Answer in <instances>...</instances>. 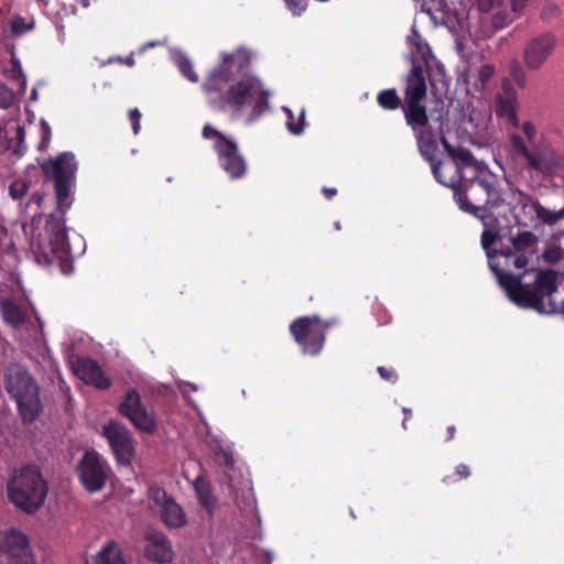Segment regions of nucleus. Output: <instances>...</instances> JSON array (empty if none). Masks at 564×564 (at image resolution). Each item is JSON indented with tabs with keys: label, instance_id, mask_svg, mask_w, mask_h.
<instances>
[{
	"label": "nucleus",
	"instance_id": "nucleus-40",
	"mask_svg": "<svg viewBox=\"0 0 564 564\" xmlns=\"http://www.w3.org/2000/svg\"><path fill=\"white\" fill-rule=\"evenodd\" d=\"M13 102L12 90L3 83L0 82V108L8 109Z\"/></svg>",
	"mask_w": 564,
	"mask_h": 564
},
{
	"label": "nucleus",
	"instance_id": "nucleus-50",
	"mask_svg": "<svg viewBox=\"0 0 564 564\" xmlns=\"http://www.w3.org/2000/svg\"><path fill=\"white\" fill-rule=\"evenodd\" d=\"M322 193L328 200H330L336 196L337 189L335 187H323Z\"/></svg>",
	"mask_w": 564,
	"mask_h": 564
},
{
	"label": "nucleus",
	"instance_id": "nucleus-37",
	"mask_svg": "<svg viewBox=\"0 0 564 564\" xmlns=\"http://www.w3.org/2000/svg\"><path fill=\"white\" fill-rule=\"evenodd\" d=\"M29 191V184L24 181H14L9 185V194L13 199L22 198Z\"/></svg>",
	"mask_w": 564,
	"mask_h": 564
},
{
	"label": "nucleus",
	"instance_id": "nucleus-48",
	"mask_svg": "<svg viewBox=\"0 0 564 564\" xmlns=\"http://www.w3.org/2000/svg\"><path fill=\"white\" fill-rule=\"evenodd\" d=\"M523 133L529 142H533L536 135V128L531 121H525L522 126Z\"/></svg>",
	"mask_w": 564,
	"mask_h": 564
},
{
	"label": "nucleus",
	"instance_id": "nucleus-2",
	"mask_svg": "<svg viewBox=\"0 0 564 564\" xmlns=\"http://www.w3.org/2000/svg\"><path fill=\"white\" fill-rule=\"evenodd\" d=\"M41 170L45 180L54 184L56 210L32 219L31 249L41 264H63L69 257V245L64 215L72 205L77 162L74 153L62 152L44 160Z\"/></svg>",
	"mask_w": 564,
	"mask_h": 564
},
{
	"label": "nucleus",
	"instance_id": "nucleus-55",
	"mask_svg": "<svg viewBox=\"0 0 564 564\" xmlns=\"http://www.w3.org/2000/svg\"><path fill=\"white\" fill-rule=\"evenodd\" d=\"M42 199H43V196H41L39 194H34L31 196L30 203H35V204L40 205Z\"/></svg>",
	"mask_w": 564,
	"mask_h": 564
},
{
	"label": "nucleus",
	"instance_id": "nucleus-20",
	"mask_svg": "<svg viewBox=\"0 0 564 564\" xmlns=\"http://www.w3.org/2000/svg\"><path fill=\"white\" fill-rule=\"evenodd\" d=\"M0 313L3 322L15 329L28 319L26 312L11 297H0Z\"/></svg>",
	"mask_w": 564,
	"mask_h": 564
},
{
	"label": "nucleus",
	"instance_id": "nucleus-53",
	"mask_svg": "<svg viewBox=\"0 0 564 564\" xmlns=\"http://www.w3.org/2000/svg\"><path fill=\"white\" fill-rule=\"evenodd\" d=\"M403 414H404V419L402 421V426L404 430H406V421L410 420L412 417V410L409 409V408H403Z\"/></svg>",
	"mask_w": 564,
	"mask_h": 564
},
{
	"label": "nucleus",
	"instance_id": "nucleus-54",
	"mask_svg": "<svg viewBox=\"0 0 564 564\" xmlns=\"http://www.w3.org/2000/svg\"><path fill=\"white\" fill-rule=\"evenodd\" d=\"M553 302L557 305V310L552 314L563 313L564 314V299L561 302L555 301L554 294L552 295Z\"/></svg>",
	"mask_w": 564,
	"mask_h": 564
},
{
	"label": "nucleus",
	"instance_id": "nucleus-12",
	"mask_svg": "<svg viewBox=\"0 0 564 564\" xmlns=\"http://www.w3.org/2000/svg\"><path fill=\"white\" fill-rule=\"evenodd\" d=\"M118 410L119 413L127 417L137 430L149 435L156 432L158 425L155 414L147 408L142 402L140 394L135 390L130 389L126 392L123 399L119 403Z\"/></svg>",
	"mask_w": 564,
	"mask_h": 564
},
{
	"label": "nucleus",
	"instance_id": "nucleus-30",
	"mask_svg": "<svg viewBox=\"0 0 564 564\" xmlns=\"http://www.w3.org/2000/svg\"><path fill=\"white\" fill-rule=\"evenodd\" d=\"M433 62V66L430 64V61L425 62L426 72L429 74V82L432 87H434L435 83L437 82L443 83L446 77L445 67L441 63L436 62L435 58Z\"/></svg>",
	"mask_w": 564,
	"mask_h": 564
},
{
	"label": "nucleus",
	"instance_id": "nucleus-38",
	"mask_svg": "<svg viewBox=\"0 0 564 564\" xmlns=\"http://www.w3.org/2000/svg\"><path fill=\"white\" fill-rule=\"evenodd\" d=\"M563 257L562 249L558 246H551L546 248L543 253L542 258L546 263L555 264L561 261Z\"/></svg>",
	"mask_w": 564,
	"mask_h": 564
},
{
	"label": "nucleus",
	"instance_id": "nucleus-11",
	"mask_svg": "<svg viewBox=\"0 0 564 564\" xmlns=\"http://www.w3.org/2000/svg\"><path fill=\"white\" fill-rule=\"evenodd\" d=\"M110 467L96 451H86L77 465V475L88 492L100 491L108 480Z\"/></svg>",
	"mask_w": 564,
	"mask_h": 564
},
{
	"label": "nucleus",
	"instance_id": "nucleus-45",
	"mask_svg": "<svg viewBox=\"0 0 564 564\" xmlns=\"http://www.w3.org/2000/svg\"><path fill=\"white\" fill-rule=\"evenodd\" d=\"M477 8L480 12H489L495 7H498L502 3L503 0H476Z\"/></svg>",
	"mask_w": 564,
	"mask_h": 564
},
{
	"label": "nucleus",
	"instance_id": "nucleus-5",
	"mask_svg": "<svg viewBox=\"0 0 564 564\" xmlns=\"http://www.w3.org/2000/svg\"><path fill=\"white\" fill-rule=\"evenodd\" d=\"M3 383L7 393L15 401L22 421L33 423L43 410L36 380L20 364H10L4 370Z\"/></svg>",
	"mask_w": 564,
	"mask_h": 564
},
{
	"label": "nucleus",
	"instance_id": "nucleus-7",
	"mask_svg": "<svg viewBox=\"0 0 564 564\" xmlns=\"http://www.w3.org/2000/svg\"><path fill=\"white\" fill-rule=\"evenodd\" d=\"M7 491L17 508L33 514L44 505L48 487L39 467L28 465L15 471L8 481Z\"/></svg>",
	"mask_w": 564,
	"mask_h": 564
},
{
	"label": "nucleus",
	"instance_id": "nucleus-6",
	"mask_svg": "<svg viewBox=\"0 0 564 564\" xmlns=\"http://www.w3.org/2000/svg\"><path fill=\"white\" fill-rule=\"evenodd\" d=\"M454 198L462 210L479 218H482L480 212H486L488 206L497 207L502 200L494 175L487 173H476L468 180L460 175Z\"/></svg>",
	"mask_w": 564,
	"mask_h": 564
},
{
	"label": "nucleus",
	"instance_id": "nucleus-14",
	"mask_svg": "<svg viewBox=\"0 0 564 564\" xmlns=\"http://www.w3.org/2000/svg\"><path fill=\"white\" fill-rule=\"evenodd\" d=\"M148 498L152 508L160 514L162 522L171 528L178 529L186 525V514L175 499L158 485L148 488Z\"/></svg>",
	"mask_w": 564,
	"mask_h": 564
},
{
	"label": "nucleus",
	"instance_id": "nucleus-10",
	"mask_svg": "<svg viewBox=\"0 0 564 564\" xmlns=\"http://www.w3.org/2000/svg\"><path fill=\"white\" fill-rule=\"evenodd\" d=\"M510 144L513 155L525 160L528 166L536 172H551L554 169L564 166V156L557 154L549 145H533L529 149L524 139L512 133Z\"/></svg>",
	"mask_w": 564,
	"mask_h": 564
},
{
	"label": "nucleus",
	"instance_id": "nucleus-41",
	"mask_svg": "<svg viewBox=\"0 0 564 564\" xmlns=\"http://www.w3.org/2000/svg\"><path fill=\"white\" fill-rule=\"evenodd\" d=\"M511 21H512V18L508 12L498 11L492 17V26L496 30H500V29H503L505 26H507Z\"/></svg>",
	"mask_w": 564,
	"mask_h": 564
},
{
	"label": "nucleus",
	"instance_id": "nucleus-3",
	"mask_svg": "<svg viewBox=\"0 0 564 564\" xmlns=\"http://www.w3.org/2000/svg\"><path fill=\"white\" fill-rule=\"evenodd\" d=\"M488 264L508 299L517 306L538 313H553L557 310L552 300L553 293L558 291L555 270L538 271L533 286L523 283L525 271L516 275L512 270L525 269L527 260L512 252L510 247L500 248L497 253H489Z\"/></svg>",
	"mask_w": 564,
	"mask_h": 564
},
{
	"label": "nucleus",
	"instance_id": "nucleus-46",
	"mask_svg": "<svg viewBox=\"0 0 564 564\" xmlns=\"http://www.w3.org/2000/svg\"><path fill=\"white\" fill-rule=\"evenodd\" d=\"M9 73L12 79L22 78V83L25 84V78L22 76V67L18 59L11 61V68L9 69Z\"/></svg>",
	"mask_w": 564,
	"mask_h": 564
},
{
	"label": "nucleus",
	"instance_id": "nucleus-1",
	"mask_svg": "<svg viewBox=\"0 0 564 564\" xmlns=\"http://www.w3.org/2000/svg\"><path fill=\"white\" fill-rule=\"evenodd\" d=\"M250 65L251 53L246 48L220 53V63L206 75L200 86L210 108L234 115L250 109L251 121L269 109L271 91L258 76L246 73Z\"/></svg>",
	"mask_w": 564,
	"mask_h": 564
},
{
	"label": "nucleus",
	"instance_id": "nucleus-19",
	"mask_svg": "<svg viewBox=\"0 0 564 564\" xmlns=\"http://www.w3.org/2000/svg\"><path fill=\"white\" fill-rule=\"evenodd\" d=\"M518 100L517 93L513 88H505L503 94L499 95L496 100V115L506 119L512 127L519 126L517 116Z\"/></svg>",
	"mask_w": 564,
	"mask_h": 564
},
{
	"label": "nucleus",
	"instance_id": "nucleus-9",
	"mask_svg": "<svg viewBox=\"0 0 564 564\" xmlns=\"http://www.w3.org/2000/svg\"><path fill=\"white\" fill-rule=\"evenodd\" d=\"M202 133L205 139L215 140L213 148L217 153L218 163L229 177L242 178L247 173L248 165L238 144L210 124H205Z\"/></svg>",
	"mask_w": 564,
	"mask_h": 564
},
{
	"label": "nucleus",
	"instance_id": "nucleus-22",
	"mask_svg": "<svg viewBox=\"0 0 564 564\" xmlns=\"http://www.w3.org/2000/svg\"><path fill=\"white\" fill-rule=\"evenodd\" d=\"M538 237L531 231H519L517 236L511 237V251L517 256H522L527 260V264L538 249Z\"/></svg>",
	"mask_w": 564,
	"mask_h": 564
},
{
	"label": "nucleus",
	"instance_id": "nucleus-21",
	"mask_svg": "<svg viewBox=\"0 0 564 564\" xmlns=\"http://www.w3.org/2000/svg\"><path fill=\"white\" fill-rule=\"evenodd\" d=\"M424 134H425V140L427 142H431V147L425 151H422L420 145H417V150L420 152V154L431 164V167H432V173L434 175V177L437 180V182H440L441 184L445 185V186H448V187H452L453 189H455L456 187V181L452 180L451 182H447L443 178L442 176V173H441V169H442V162L441 161H436L435 160V153H436V150H437V142H436V138L435 135L430 131H424Z\"/></svg>",
	"mask_w": 564,
	"mask_h": 564
},
{
	"label": "nucleus",
	"instance_id": "nucleus-51",
	"mask_svg": "<svg viewBox=\"0 0 564 564\" xmlns=\"http://www.w3.org/2000/svg\"><path fill=\"white\" fill-rule=\"evenodd\" d=\"M455 434H456V427L455 425H449L447 429H446V436L444 438L445 442H451L454 440L455 437Z\"/></svg>",
	"mask_w": 564,
	"mask_h": 564
},
{
	"label": "nucleus",
	"instance_id": "nucleus-31",
	"mask_svg": "<svg viewBox=\"0 0 564 564\" xmlns=\"http://www.w3.org/2000/svg\"><path fill=\"white\" fill-rule=\"evenodd\" d=\"M176 63L180 72L185 78H187L191 83L198 82V74L194 70V65L187 56H180Z\"/></svg>",
	"mask_w": 564,
	"mask_h": 564
},
{
	"label": "nucleus",
	"instance_id": "nucleus-27",
	"mask_svg": "<svg viewBox=\"0 0 564 564\" xmlns=\"http://www.w3.org/2000/svg\"><path fill=\"white\" fill-rule=\"evenodd\" d=\"M422 12L431 17L432 20L438 22L444 20L446 3L444 0H417Z\"/></svg>",
	"mask_w": 564,
	"mask_h": 564
},
{
	"label": "nucleus",
	"instance_id": "nucleus-13",
	"mask_svg": "<svg viewBox=\"0 0 564 564\" xmlns=\"http://www.w3.org/2000/svg\"><path fill=\"white\" fill-rule=\"evenodd\" d=\"M101 434L108 441L118 464L131 466L135 456V447L129 429L124 424L111 420L102 426Z\"/></svg>",
	"mask_w": 564,
	"mask_h": 564
},
{
	"label": "nucleus",
	"instance_id": "nucleus-49",
	"mask_svg": "<svg viewBox=\"0 0 564 564\" xmlns=\"http://www.w3.org/2000/svg\"><path fill=\"white\" fill-rule=\"evenodd\" d=\"M529 0H512V10L514 12L521 11Z\"/></svg>",
	"mask_w": 564,
	"mask_h": 564
},
{
	"label": "nucleus",
	"instance_id": "nucleus-8",
	"mask_svg": "<svg viewBox=\"0 0 564 564\" xmlns=\"http://www.w3.org/2000/svg\"><path fill=\"white\" fill-rule=\"evenodd\" d=\"M335 324V319L323 321L317 315L302 316L290 324V333L303 354L317 356L324 348L327 330Z\"/></svg>",
	"mask_w": 564,
	"mask_h": 564
},
{
	"label": "nucleus",
	"instance_id": "nucleus-17",
	"mask_svg": "<svg viewBox=\"0 0 564 564\" xmlns=\"http://www.w3.org/2000/svg\"><path fill=\"white\" fill-rule=\"evenodd\" d=\"M74 373L85 383L98 389H108L111 381L107 378L97 361L90 358H78L73 364Z\"/></svg>",
	"mask_w": 564,
	"mask_h": 564
},
{
	"label": "nucleus",
	"instance_id": "nucleus-26",
	"mask_svg": "<svg viewBox=\"0 0 564 564\" xmlns=\"http://www.w3.org/2000/svg\"><path fill=\"white\" fill-rule=\"evenodd\" d=\"M193 485L199 503L207 509L213 507L215 505V497L205 478L202 476L196 477Z\"/></svg>",
	"mask_w": 564,
	"mask_h": 564
},
{
	"label": "nucleus",
	"instance_id": "nucleus-36",
	"mask_svg": "<svg viewBox=\"0 0 564 564\" xmlns=\"http://www.w3.org/2000/svg\"><path fill=\"white\" fill-rule=\"evenodd\" d=\"M288 129L293 134H301L304 130L305 126V112L302 110L299 121L294 122V116L291 111H289V118L286 121Z\"/></svg>",
	"mask_w": 564,
	"mask_h": 564
},
{
	"label": "nucleus",
	"instance_id": "nucleus-43",
	"mask_svg": "<svg viewBox=\"0 0 564 564\" xmlns=\"http://www.w3.org/2000/svg\"><path fill=\"white\" fill-rule=\"evenodd\" d=\"M377 371L379 376L388 382L395 383L398 381V373L392 368L380 366L378 367Z\"/></svg>",
	"mask_w": 564,
	"mask_h": 564
},
{
	"label": "nucleus",
	"instance_id": "nucleus-52",
	"mask_svg": "<svg viewBox=\"0 0 564 564\" xmlns=\"http://www.w3.org/2000/svg\"><path fill=\"white\" fill-rule=\"evenodd\" d=\"M116 61H118L121 64H126V65H128L130 67H132L135 64V61H134V57H133L132 54L130 56L126 57V58L117 57Z\"/></svg>",
	"mask_w": 564,
	"mask_h": 564
},
{
	"label": "nucleus",
	"instance_id": "nucleus-23",
	"mask_svg": "<svg viewBox=\"0 0 564 564\" xmlns=\"http://www.w3.org/2000/svg\"><path fill=\"white\" fill-rule=\"evenodd\" d=\"M441 143L448 156L454 161L459 178L463 175L462 170L464 167H474L476 165V159L470 150L453 147L445 137H442Z\"/></svg>",
	"mask_w": 564,
	"mask_h": 564
},
{
	"label": "nucleus",
	"instance_id": "nucleus-33",
	"mask_svg": "<svg viewBox=\"0 0 564 564\" xmlns=\"http://www.w3.org/2000/svg\"><path fill=\"white\" fill-rule=\"evenodd\" d=\"M34 29V22H26L23 17H15L10 21V31L14 36L22 35L23 33Z\"/></svg>",
	"mask_w": 564,
	"mask_h": 564
},
{
	"label": "nucleus",
	"instance_id": "nucleus-34",
	"mask_svg": "<svg viewBox=\"0 0 564 564\" xmlns=\"http://www.w3.org/2000/svg\"><path fill=\"white\" fill-rule=\"evenodd\" d=\"M510 75H511L512 79L514 80V83L519 87H524L525 86V84H527V73H525L523 66L518 61H513L510 64Z\"/></svg>",
	"mask_w": 564,
	"mask_h": 564
},
{
	"label": "nucleus",
	"instance_id": "nucleus-28",
	"mask_svg": "<svg viewBox=\"0 0 564 564\" xmlns=\"http://www.w3.org/2000/svg\"><path fill=\"white\" fill-rule=\"evenodd\" d=\"M533 209L535 212V216L539 220L543 221L547 225H555L558 220L564 218V208L554 212L550 210L539 202L533 205Z\"/></svg>",
	"mask_w": 564,
	"mask_h": 564
},
{
	"label": "nucleus",
	"instance_id": "nucleus-32",
	"mask_svg": "<svg viewBox=\"0 0 564 564\" xmlns=\"http://www.w3.org/2000/svg\"><path fill=\"white\" fill-rule=\"evenodd\" d=\"M470 475H471L470 467L468 465L462 463L455 467L454 474L446 475L443 478V482L446 485H453V484L458 482L462 479L468 478Z\"/></svg>",
	"mask_w": 564,
	"mask_h": 564
},
{
	"label": "nucleus",
	"instance_id": "nucleus-24",
	"mask_svg": "<svg viewBox=\"0 0 564 564\" xmlns=\"http://www.w3.org/2000/svg\"><path fill=\"white\" fill-rule=\"evenodd\" d=\"M94 564H127V562L122 556L120 546L110 541L97 552Z\"/></svg>",
	"mask_w": 564,
	"mask_h": 564
},
{
	"label": "nucleus",
	"instance_id": "nucleus-47",
	"mask_svg": "<svg viewBox=\"0 0 564 564\" xmlns=\"http://www.w3.org/2000/svg\"><path fill=\"white\" fill-rule=\"evenodd\" d=\"M415 46H416V51L419 54L422 55V59L425 62L429 61V56L434 59V56L432 55V51H431V47L429 46L427 43H423L422 41H419L415 43Z\"/></svg>",
	"mask_w": 564,
	"mask_h": 564
},
{
	"label": "nucleus",
	"instance_id": "nucleus-25",
	"mask_svg": "<svg viewBox=\"0 0 564 564\" xmlns=\"http://www.w3.org/2000/svg\"><path fill=\"white\" fill-rule=\"evenodd\" d=\"M377 104L387 111L402 110L403 99L398 95L395 88H388L377 94Z\"/></svg>",
	"mask_w": 564,
	"mask_h": 564
},
{
	"label": "nucleus",
	"instance_id": "nucleus-15",
	"mask_svg": "<svg viewBox=\"0 0 564 564\" xmlns=\"http://www.w3.org/2000/svg\"><path fill=\"white\" fill-rule=\"evenodd\" d=\"M0 553L7 564H33L34 556L29 538L17 529L4 532L0 543Z\"/></svg>",
	"mask_w": 564,
	"mask_h": 564
},
{
	"label": "nucleus",
	"instance_id": "nucleus-4",
	"mask_svg": "<svg viewBox=\"0 0 564 564\" xmlns=\"http://www.w3.org/2000/svg\"><path fill=\"white\" fill-rule=\"evenodd\" d=\"M402 113L406 126L413 132L416 144L422 151L431 147L425 140L424 131L430 130V116L425 105L427 83L422 64L413 62L411 69L402 79Z\"/></svg>",
	"mask_w": 564,
	"mask_h": 564
},
{
	"label": "nucleus",
	"instance_id": "nucleus-16",
	"mask_svg": "<svg viewBox=\"0 0 564 564\" xmlns=\"http://www.w3.org/2000/svg\"><path fill=\"white\" fill-rule=\"evenodd\" d=\"M556 37L551 32H544L531 37L523 48V63L529 70H538L553 54Z\"/></svg>",
	"mask_w": 564,
	"mask_h": 564
},
{
	"label": "nucleus",
	"instance_id": "nucleus-35",
	"mask_svg": "<svg viewBox=\"0 0 564 564\" xmlns=\"http://www.w3.org/2000/svg\"><path fill=\"white\" fill-rule=\"evenodd\" d=\"M498 238V234L491 230H484L481 234V246L486 251L487 258L489 259V253H497V249L492 248V245L496 242Z\"/></svg>",
	"mask_w": 564,
	"mask_h": 564
},
{
	"label": "nucleus",
	"instance_id": "nucleus-44",
	"mask_svg": "<svg viewBox=\"0 0 564 564\" xmlns=\"http://www.w3.org/2000/svg\"><path fill=\"white\" fill-rule=\"evenodd\" d=\"M141 117H142L141 112L139 111L138 108H133V109L129 110V120L131 122L132 130H133L134 134H138L141 130V124H140Z\"/></svg>",
	"mask_w": 564,
	"mask_h": 564
},
{
	"label": "nucleus",
	"instance_id": "nucleus-39",
	"mask_svg": "<svg viewBox=\"0 0 564 564\" xmlns=\"http://www.w3.org/2000/svg\"><path fill=\"white\" fill-rule=\"evenodd\" d=\"M40 128H41V141H40L37 148L40 151H45L48 148V144L51 142L52 130H51L50 124L44 119L41 120Z\"/></svg>",
	"mask_w": 564,
	"mask_h": 564
},
{
	"label": "nucleus",
	"instance_id": "nucleus-42",
	"mask_svg": "<svg viewBox=\"0 0 564 564\" xmlns=\"http://www.w3.org/2000/svg\"><path fill=\"white\" fill-rule=\"evenodd\" d=\"M293 15H301L307 8L306 0H284Z\"/></svg>",
	"mask_w": 564,
	"mask_h": 564
},
{
	"label": "nucleus",
	"instance_id": "nucleus-29",
	"mask_svg": "<svg viewBox=\"0 0 564 564\" xmlns=\"http://www.w3.org/2000/svg\"><path fill=\"white\" fill-rule=\"evenodd\" d=\"M496 68L491 64H482L476 73L474 86L477 90H484L495 75Z\"/></svg>",
	"mask_w": 564,
	"mask_h": 564
},
{
	"label": "nucleus",
	"instance_id": "nucleus-18",
	"mask_svg": "<svg viewBox=\"0 0 564 564\" xmlns=\"http://www.w3.org/2000/svg\"><path fill=\"white\" fill-rule=\"evenodd\" d=\"M144 554L147 558L155 563H169L173 557L172 545L167 536L160 531L145 533Z\"/></svg>",
	"mask_w": 564,
	"mask_h": 564
}]
</instances>
